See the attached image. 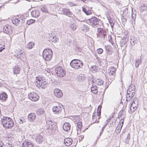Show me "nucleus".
I'll use <instances>...</instances> for the list:
<instances>
[{"label": "nucleus", "mask_w": 147, "mask_h": 147, "mask_svg": "<svg viewBox=\"0 0 147 147\" xmlns=\"http://www.w3.org/2000/svg\"><path fill=\"white\" fill-rule=\"evenodd\" d=\"M1 123L5 128H11L14 125L12 119L10 117H3L1 119Z\"/></svg>", "instance_id": "nucleus-1"}, {"label": "nucleus", "mask_w": 147, "mask_h": 147, "mask_svg": "<svg viewBox=\"0 0 147 147\" xmlns=\"http://www.w3.org/2000/svg\"><path fill=\"white\" fill-rule=\"evenodd\" d=\"M52 55L53 52L50 49H45L43 51V57L47 61H50L52 59Z\"/></svg>", "instance_id": "nucleus-2"}, {"label": "nucleus", "mask_w": 147, "mask_h": 147, "mask_svg": "<svg viewBox=\"0 0 147 147\" xmlns=\"http://www.w3.org/2000/svg\"><path fill=\"white\" fill-rule=\"evenodd\" d=\"M70 64L71 66L75 69H78L81 68L83 65L82 61L78 59L72 60Z\"/></svg>", "instance_id": "nucleus-3"}, {"label": "nucleus", "mask_w": 147, "mask_h": 147, "mask_svg": "<svg viewBox=\"0 0 147 147\" xmlns=\"http://www.w3.org/2000/svg\"><path fill=\"white\" fill-rule=\"evenodd\" d=\"M55 72L57 76L61 77H64L65 75L66 72L62 67H58L55 69Z\"/></svg>", "instance_id": "nucleus-4"}, {"label": "nucleus", "mask_w": 147, "mask_h": 147, "mask_svg": "<svg viewBox=\"0 0 147 147\" xmlns=\"http://www.w3.org/2000/svg\"><path fill=\"white\" fill-rule=\"evenodd\" d=\"M28 96L31 100L34 101L38 100L39 98V96L34 92L29 93L28 94Z\"/></svg>", "instance_id": "nucleus-5"}, {"label": "nucleus", "mask_w": 147, "mask_h": 147, "mask_svg": "<svg viewBox=\"0 0 147 147\" xmlns=\"http://www.w3.org/2000/svg\"><path fill=\"white\" fill-rule=\"evenodd\" d=\"M82 8V11L86 15H89L92 14L93 11L92 8H90L88 6L85 5Z\"/></svg>", "instance_id": "nucleus-6"}, {"label": "nucleus", "mask_w": 147, "mask_h": 147, "mask_svg": "<svg viewBox=\"0 0 147 147\" xmlns=\"http://www.w3.org/2000/svg\"><path fill=\"white\" fill-rule=\"evenodd\" d=\"M47 127L46 131L48 134H50L55 133L57 127L56 125H53L51 124Z\"/></svg>", "instance_id": "nucleus-7"}, {"label": "nucleus", "mask_w": 147, "mask_h": 147, "mask_svg": "<svg viewBox=\"0 0 147 147\" xmlns=\"http://www.w3.org/2000/svg\"><path fill=\"white\" fill-rule=\"evenodd\" d=\"M35 84L37 86L39 87H40L42 89H45L47 87V85L46 84V82L45 81L44 82L43 80L41 81H36Z\"/></svg>", "instance_id": "nucleus-8"}, {"label": "nucleus", "mask_w": 147, "mask_h": 147, "mask_svg": "<svg viewBox=\"0 0 147 147\" xmlns=\"http://www.w3.org/2000/svg\"><path fill=\"white\" fill-rule=\"evenodd\" d=\"M134 99L133 101L131 103L130 107V110L131 112L134 111L137 109L138 105V102L137 100L136 101Z\"/></svg>", "instance_id": "nucleus-9"}, {"label": "nucleus", "mask_w": 147, "mask_h": 147, "mask_svg": "<svg viewBox=\"0 0 147 147\" xmlns=\"http://www.w3.org/2000/svg\"><path fill=\"white\" fill-rule=\"evenodd\" d=\"M12 27L9 25H6L3 27V31L6 34L11 33L12 32Z\"/></svg>", "instance_id": "nucleus-10"}, {"label": "nucleus", "mask_w": 147, "mask_h": 147, "mask_svg": "<svg viewBox=\"0 0 147 147\" xmlns=\"http://www.w3.org/2000/svg\"><path fill=\"white\" fill-rule=\"evenodd\" d=\"M53 112L55 114H59L62 111V108L59 106H55L52 109Z\"/></svg>", "instance_id": "nucleus-11"}, {"label": "nucleus", "mask_w": 147, "mask_h": 147, "mask_svg": "<svg viewBox=\"0 0 147 147\" xmlns=\"http://www.w3.org/2000/svg\"><path fill=\"white\" fill-rule=\"evenodd\" d=\"M63 14L69 17H72L74 16L73 14L67 8H63L62 10Z\"/></svg>", "instance_id": "nucleus-12"}, {"label": "nucleus", "mask_w": 147, "mask_h": 147, "mask_svg": "<svg viewBox=\"0 0 147 147\" xmlns=\"http://www.w3.org/2000/svg\"><path fill=\"white\" fill-rule=\"evenodd\" d=\"M54 94L55 96L57 98H61L63 96V93L61 90L58 89H55L54 91Z\"/></svg>", "instance_id": "nucleus-13"}, {"label": "nucleus", "mask_w": 147, "mask_h": 147, "mask_svg": "<svg viewBox=\"0 0 147 147\" xmlns=\"http://www.w3.org/2000/svg\"><path fill=\"white\" fill-rule=\"evenodd\" d=\"M44 140L45 138L43 136L40 135H38L36 138V142L39 144L42 143Z\"/></svg>", "instance_id": "nucleus-14"}, {"label": "nucleus", "mask_w": 147, "mask_h": 147, "mask_svg": "<svg viewBox=\"0 0 147 147\" xmlns=\"http://www.w3.org/2000/svg\"><path fill=\"white\" fill-rule=\"evenodd\" d=\"M25 56V54L23 50L19 49L18 53L16 57L18 58L22 59Z\"/></svg>", "instance_id": "nucleus-15"}, {"label": "nucleus", "mask_w": 147, "mask_h": 147, "mask_svg": "<svg viewBox=\"0 0 147 147\" xmlns=\"http://www.w3.org/2000/svg\"><path fill=\"white\" fill-rule=\"evenodd\" d=\"M97 32L98 36H106L105 31L101 28H99L97 29Z\"/></svg>", "instance_id": "nucleus-16"}, {"label": "nucleus", "mask_w": 147, "mask_h": 147, "mask_svg": "<svg viewBox=\"0 0 147 147\" xmlns=\"http://www.w3.org/2000/svg\"><path fill=\"white\" fill-rule=\"evenodd\" d=\"M40 12L38 10H34L31 13L32 16L33 17L35 18L38 17L40 16Z\"/></svg>", "instance_id": "nucleus-17"}, {"label": "nucleus", "mask_w": 147, "mask_h": 147, "mask_svg": "<svg viewBox=\"0 0 147 147\" xmlns=\"http://www.w3.org/2000/svg\"><path fill=\"white\" fill-rule=\"evenodd\" d=\"M36 118L35 114L33 113L29 114L28 116V119L30 122H32L34 121Z\"/></svg>", "instance_id": "nucleus-18"}, {"label": "nucleus", "mask_w": 147, "mask_h": 147, "mask_svg": "<svg viewBox=\"0 0 147 147\" xmlns=\"http://www.w3.org/2000/svg\"><path fill=\"white\" fill-rule=\"evenodd\" d=\"M13 69L14 74H17L20 73L21 68L18 65L15 66L13 67Z\"/></svg>", "instance_id": "nucleus-19"}, {"label": "nucleus", "mask_w": 147, "mask_h": 147, "mask_svg": "<svg viewBox=\"0 0 147 147\" xmlns=\"http://www.w3.org/2000/svg\"><path fill=\"white\" fill-rule=\"evenodd\" d=\"M114 68V70L112 71V72H111L109 73V76L110 79L111 81L114 80L115 79V72L116 71L114 67H113Z\"/></svg>", "instance_id": "nucleus-20"}, {"label": "nucleus", "mask_w": 147, "mask_h": 147, "mask_svg": "<svg viewBox=\"0 0 147 147\" xmlns=\"http://www.w3.org/2000/svg\"><path fill=\"white\" fill-rule=\"evenodd\" d=\"M106 50V53L109 55H111L112 53V48L109 45H107L105 47Z\"/></svg>", "instance_id": "nucleus-21"}, {"label": "nucleus", "mask_w": 147, "mask_h": 147, "mask_svg": "<svg viewBox=\"0 0 147 147\" xmlns=\"http://www.w3.org/2000/svg\"><path fill=\"white\" fill-rule=\"evenodd\" d=\"M72 139L71 138H67L64 139V142L66 146H69L72 143Z\"/></svg>", "instance_id": "nucleus-22"}, {"label": "nucleus", "mask_w": 147, "mask_h": 147, "mask_svg": "<svg viewBox=\"0 0 147 147\" xmlns=\"http://www.w3.org/2000/svg\"><path fill=\"white\" fill-rule=\"evenodd\" d=\"M22 147H34L33 144L29 142H24L22 144Z\"/></svg>", "instance_id": "nucleus-23"}, {"label": "nucleus", "mask_w": 147, "mask_h": 147, "mask_svg": "<svg viewBox=\"0 0 147 147\" xmlns=\"http://www.w3.org/2000/svg\"><path fill=\"white\" fill-rule=\"evenodd\" d=\"M89 20L91 25H94L97 24V19L95 17H92Z\"/></svg>", "instance_id": "nucleus-24"}, {"label": "nucleus", "mask_w": 147, "mask_h": 147, "mask_svg": "<svg viewBox=\"0 0 147 147\" xmlns=\"http://www.w3.org/2000/svg\"><path fill=\"white\" fill-rule=\"evenodd\" d=\"M7 98V95L5 92H3L0 93V99L5 101Z\"/></svg>", "instance_id": "nucleus-25"}, {"label": "nucleus", "mask_w": 147, "mask_h": 147, "mask_svg": "<svg viewBox=\"0 0 147 147\" xmlns=\"http://www.w3.org/2000/svg\"><path fill=\"white\" fill-rule=\"evenodd\" d=\"M70 124L68 123H65L63 125V130L66 131H68L70 129Z\"/></svg>", "instance_id": "nucleus-26"}, {"label": "nucleus", "mask_w": 147, "mask_h": 147, "mask_svg": "<svg viewBox=\"0 0 147 147\" xmlns=\"http://www.w3.org/2000/svg\"><path fill=\"white\" fill-rule=\"evenodd\" d=\"M97 88V87L95 84H93L91 88V91L95 94H96L98 92Z\"/></svg>", "instance_id": "nucleus-27"}, {"label": "nucleus", "mask_w": 147, "mask_h": 147, "mask_svg": "<svg viewBox=\"0 0 147 147\" xmlns=\"http://www.w3.org/2000/svg\"><path fill=\"white\" fill-rule=\"evenodd\" d=\"M111 120V119H109L108 120H107V123H106L105 124V125H104L102 127V129H101V131L100 132V134H99V136H98V138H97V140H98L99 138V137L101 136V135H102V134L103 133V131H104V129L105 128L106 126L107 125V124H108V122H109V121H110V120Z\"/></svg>", "instance_id": "nucleus-28"}, {"label": "nucleus", "mask_w": 147, "mask_h": 147, "mask_svg": "<svg viewBox=\"0 0 147 147\" xmlns=\"http://www.w3.org/2000/svg\"><path fill=\"white\" fill-rule=\"evenodd\" d=\"M86 78V77L84 75H79L77 78V80L78 81L81 82H83Z\"/></svg>", "instance_id": "nucleus-29"}, {"label": "nucleus", "mask_w": 147, "mask_h": 147, "mask_svg": "<svg viewBox=\"0 0 147 147\" xmlns=\"http://www.w3.org/2000/svg\"><path fill=\"white\" fill-rule=\"evenodd\" d=\"M141 56H140V58L136 59L135 62V67H138L139 65L141 63L142 60H141Z\"/></svg>", "instance_id": "nucleus-30"}, {"label": "nucleus", "mask_w": 147, "mask_h": 147, "mask_svg": "<svg viewBox=\"0 0 147 147\" xmlns=\"http://www.w3.org/2000/svg\"><path fill=\"white\" fill-rule=\"evenodd\" d=\"M34 45L35 43L34 42H30L27 44L26 47L28 49H31L34 47Z\"/></svg>", "instance_id": "nucleus-31"}, {"label": "nucleus", "mask_w": 147, "mask_h": 147, "mask_svg": "<svg viewBox=\"0 0 147 147\" xmlns=\"http://www.w3.org/2000/svg\"><path fill=\"white\" fill-rule=\"evenodd\" d=\"M12 23L15 25L17 26L20 24V21L19 19L15 18L12 20Z\"/></svg>", "instance_id": "nucleus-32"}, {"label": "nucleus", "mask_w": 147, "mask_h": 147, "mask_svg": "<svg viewBox=\"0 0 147 147\" xmlns=\"http://www.w3.org/2000/svg\"><path fill=\"white\" fill-rule=\"evenodd\" d=\"M135 87L134 85L131 84L130 85L128 88L127 91H129V92L130 91H135Z\"/></svg>", "instance_id": "nucleus-33"}, {"label": "nucleus", "mask_w": 147, "mask_h": 147, "mask_svg": "<svg viewBox=\"0 0 147 147\" xmlns=\"http://www.w3.org/2000/svg\"><path fill=\"white\" fill-rule=\"evenodd\" d=\"M77 130L78 131H78H80L81 128L82 127V122H78L77 123Z\"/></svg>", "instance_id": "nucleus-34"}, {"label": "nucleus", "mask_w": 147, "mask_h": 147, "mask_svg": "<svg viewBox=\"0 0 147 147\" xmlns=\"http://www.w3.org/2000/svg\"><path fill=\"white\" fill-rule=\"evenodd\" d=\"M44 112V111L41 108H39L36 111V114L38 115H40L42 114Z\"/></svg>", "instance_id": "nucleus-35"}, {"label": "nucleus", "mask_w": 147, "mask_h": 147, "mask_svg": "<svg viewBox=\"0 0 147 147\" xmlns=\"http://www.w3.org/2000/svg\"><path fill=\"white\" fill-rule=\"evenodd\" d=\"M42 11L45 13H48V9L47 7L45 5L43 6L41 8Z\"/></svg>", "instance_id": "nucleus-36"}, {"label": "nucleus", "mask_w": 147, "mask_h": 147, "mask_svg": "<svg viewBox=\"0 0 147 147\" xmlns=\"http://www.w3.org/2000/svg\"><path fill=\"white\" fill-rule=\"evenodd\" d=\"M140 8L142 11H146L147 9V4H144L140 7Z\"/></svg>", "instance_id": "nucleus-37"}, {"label": "nucleus", "mask_w": 147, "mask_h": 147, "mask_svg": "<svg viewBox=\"0 0 147 147\" xmlns=\"http://www.w3.org/2000/svg\"><path fill=\"white\" fill-rule=\"evenodd\" d=\"M96 82L98 85L100 86L103 85L104 83L103 81H102V80L98 79H97Z\"/></svg>", "instance_id": "nucleus-38"}, {"label": "nucleus", "mask_w": 147, "mask_h": 147, "mask_svg": "<svg viewBox=\"0 0 147 147\" xmlns=\"http://www.w3.org/2000/svg\"><path fill=\"white\" fill-rule=\"evenodd\" d=\"M128 39L127 37H123L120 40V42L122 43L123 44L125 45L126 42L127 41Z\"/></svg>", "instance_id": "nucleus-39"}, {"label": "nucleus", "mask_w": 147, "mask_h": 147, "mask_svg": "<svg viewBox=\"0 0 147 147\" xmlns=\"http://www.w3.org/2000/svg\"><path fill=\"white\" fill-rule=\"evenodd\" d=\"M50 38V40L53 42L56 43L58 40L59 39L57 37H49Z\"/></svg>", "instance_id": "nucleus-40"}, {"label": "nucleus", "mask_w": 147, "mask_h": 147, "mask_svg": "<svg viewBox=\"0 0 147 147\" xmlns=\"http://www.w3.org/2000/svg\"><path fill=\"white\" fill-rule=\"evenodd\" d=\"M35 22V20L32 19H30L27 21V24L28 25L34 23Z\"/></svg>", "instance_id": "nucleus-41"}, {"label": "nucleus", "mask_w": 147, "mask_h": 147, "mask_svg": "<svg viewBox=\"0 0 147 147\" xmlns=\"http://www.w3.org/2000/svg\"><path fill=\"white\" fill-rule=\"evenodd\" d=\"M135 91H130L129 92V91H127V94H128L129 95H130V96H132L133 97L134 96V95L135 94Z\"/></svg>", "instance_id": "nucleus-42"}, {"label": "nucleus", "mask_w": 147, "mask_h": 147, "mask_svg": "<svg viewBox=\"0 0 147 147\" xmlns=\"http://www.w3.org/2000/svg\"><path fill=\"white\" fill-rule=\"evenodd\" d=\"M94 114H93V115H92V119L93 120H94L95 119V121L94 122V123H99V120L98 119V120H97L96 119L97 118H96V117L94 115Z\"/></svg>", "instance_id": "nucleus-43"}, {"label": "nucleus", "mask_w": 147, "mask_h": 147, "mask_svg": "<svg viewBox=\"0 0 147 147\" xmlns=\"http://www.w3.org/2000/svg\"><path fill=\"white\" fill-rule=\"evenodd\" d=\"M132 97H133L131 96H130V95H129L127 93L126 95V100L127 101H129L130 100V99H131Z\"/></svg>", "instance_id": "nucleus-44"}, {"label": "nucleus", "mask_w": 147, "mask_h": 147, "mask_svg": "<svg viewBox=\"0 0 147 147\" xmlns=\"http://www.w3.org/2000/svg\"><path fill=\"white\" fill-rule=\"evenodd\" d=\"M124 121V119L123 118L121 119L120 121V123L118 125L119 126V127H121V128L123 125V123Z\"/></svg>", "instance_id": "nucleus-45"}, {"label": "nucleus", "mask_w": 147, "mask_h": 147, "mask_svg": "<svg viewBox=\"0 0 147 147\" xmlns=\"http://www.w3.org/2000/svg\"><path fill=\"white\" fill-rule=\"evenodd\" d=\"M73 40H67L66 41V43L68 45H69V46H71V44L72 43V41Z\"/></svg>", "instance_id": "nucleus-46"}, {"label": "nucleus", "mask_w": 147, "mask_h": 147, "mask_svg": "<svg viewBox=\"0 0 147 147\" xmlns=\"http://www.w3.org/2000/svg\"><path fill=\"white\" fill-rule=\"evenodd\" d=\"M97 113L98 116V120L100 118V117L101 114V110L99 109H97Z\"/></svg>", "instance_id": "nucleus-47"}, {"label": "nucleus", "mask_w": 147, "mask_h": 147, "mask_svg": "<svg viewBox=\"0 0 147 147\" xmlns=\"http://www.w3.org/2000/svg\"><path fill=\"white\" fill-rule=\"evenodd\" d=\"M96 51L98 54H101L102 53L103 50L102 49L99 48L97 49Z\"/></svg>", "instance_id": "nucleus-48"}, {"label": "nucleus", "mask_w": 147, "mask_h": 147, "mask_svg": "<svg viewBox=\"0 0 147 147\" xmlns=\"http://www.w3.org/2000/svg\"><path fill=\"white\" fill-rule=\"evenodd\" d=\"M123 110H122L120 111L118 115V119H120L121 116L123 114Z\"/></svg>", "instance_id": "nucleus-49"}, {"label": "nucleus", "mask_w": 147, "mask_h": 147, "mask_svg": "<svg viewBox=\"0 0 147 147\" xmlns=\"http://www.w3.org/2000/svg\"><path fill=\"white\" fill-rule=\"evenodd\" d=\"M118 127H117L116 131V133L117 134H119L120 132L121 129V127H120H120L118 128H117Z\"/></svg>", "instance_id": "nucleus-50"}, {"label": "nucleus", "mask_w": 147, "mask_h": 147, "mask_svg": "<svg viewBox=\"0 0 147 147\" xmlns=\"http://www.w3.org/2000/svg\"><path fill=\"white\" fill-rule=\"evenodd\" d=\"M113 37H110V38L109 39V42L112 45H113V43L115 42V40H113Z\"/></svg>", "instance_id": "nucleus-51"}, {"label": "nucleus", "mask_w": 147, "mask_h": 147, "mask_svg": "<svg viewBox=\"0 0 147 147\" xmlns=\"http://www.w3.org/2000/svg\"><path fill=\"white\" fill-rule=\"evenodd\" d=\"M70 27L72 30H74L76 28V26L74 24H71L70 25Z\"/></svg>", "instance_id": "nucleus-52"}, {"label": "nucleus", "mask_w": 147, "mask_h": 147, "mask_svg": "<svg viewBox=\"0 0 147 147\" xmlns=\"http://www.w3.org/2000/svg\"><path fill=\"white\" fill-rule=\"evenodd\" d=\"M36 81H41L43 80L42 79V77H36Z\"/></svg>", "instance_id": "nucleus-53"}, {"label": "nucleus", "mask_w": 147, "mask_h": 147, "mask_svg": "<svg viewBox=\"0 0 147 147\" xmlns=\"http://www.w3.org/2000/svg\"><path fill=\"white\" fill-rule=\"evenodd\" d=\"M130 135L129 133L127 135V138L126 139V140H127L128 141H129L130 139Z\"/></svg>", "instance_id": "nucleus-54"}, {"label": "nucleus", "mask_w": 147, "mask_h": 147, "mask_svg": "<svg viewBox=\"0 0 147 147\" xmlns=\"http://www.w3.org/2000/svg\"><path fill=\"white\" fill-rule=\"evenodd\" d=\"M76 50L80 52H81L82 50V49L79 47H77Z\"/></svg>", "instance_id": "nucleus-55"}, {"label": "nucleus", "mask_w": 147, "mask_h": 147, "mask_svg": "<svg viewBox=\"0 0 147 147\" xmlns=\"http://www.w3.org/2000/svg\"><path fill=\"white\" fill-rule=\"evenodd\" d=\"M4 143L2 141H0V147H4Z\"/></svg>", "instance_id": "nucleus-56"}, {"label": "nucleus", "mask_w": 147, "mask_h": 147, "mask_svg": "<svg viewBox=\"0 0 147 147\" xmlns=\"http://www.w3.org/2000/svg\"><path fill=\"white\" fill-rule=\"evenodd\" d=\"M110 25L112 27V28H113V27L114 26V24L113 22H110Z\"/></svg>", "instance_id": "nucleus-57"}, {"label": "nucleus", "mask_w": 147, "mask_h": 147, "mask_svg": "<svg viewBox=\"0 0 147 147\" xmlns=\"http://www.w3.org/2000/svg\"><path fill=\"white\" fill-rule=\"evenodd\" d=\"M5 49V47H1L0 48V52H1L4 49Z\"/></svg>", "instance_id": "nucleus-58"}, {"label": "nucleus", "mask_w": 147, "mask_h": 147, "mask_svg": "<svg viewBox=\"0 0 147 147\" xmlns=\"http://www.w3.org/2000/svg\"><path fill=\"white\" fill-rule=\"evenodd\" d=\"M102 108V106L101 105H99L98 106V109H100L101 110V109Z\"/></svg>", "instance_id": "nucleus-59"}, {"label": "nucleus", "mask_w": 147, "mask_h": 147, "mask_svg": "<svg viewBox=\"0 0 147 147\" xmlns=\"http://www.w3.org/2000/svg\"><path fill=\"white\" fill-rule=\"evenodd\" d=\"M134 40V39L133 40L132 39H130L131 43V42H135Z\"/></svg>", "instance_id": "nucleus-60"}, {"label": "nucleus", "mask_w": 147, "mask_h": 147, "mask_svg": "<svg viewBox=\"0 0 147 147\" xmlns=\"http://www.w3.org/2000/svg\"><path fill=\"white\" fill-rule=\"evenodd\" d=\"M22 122V119H20V123H21V122Z\"/></svg>", "instance_id": "nucleus-61"}, {"label": "nucleus", "mask_w": 147, "mask_h": 147, "mask_svg": "<svg viewBox=\"0 0 147 147\" xmlns=\"http://www.w3.org/2000/svg\"><path fill=\"white\" fill-rule=\"evenodd\" d=\"M81 139H83L84 138V136L83 135H81Z\"/></svg>", "instance_id": "nucleus-62"}, {"label": "nucleus", "mask_w": 147, "mask_h": 147, "mask_svg": "<svg viewBox=\"0 0 147 147\" xmlns=\"http://www.w3.org/2000/svg\"><path fill=\"white\" fill-rule=\"evenodd\" d=\"M70 147H75V146H70Z\"/></svg>", "instance_id": "nucleus-63"}, {"label": "nucleus", "mask_w": 147, "mask_h": 147, "mask_svg": "<svg viewBox=\"0 0 147 147\" xmlns=\"http://www.w3.org/2000/svg\"><path fill=\"white\" fill-rule=\"evenodd\" d=\"M72 5V6H74V5H75L74 4L73 5Z\"/></svg>", "instance_id": "nucleus-64"}]
</instances>
